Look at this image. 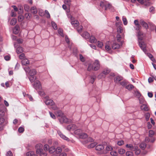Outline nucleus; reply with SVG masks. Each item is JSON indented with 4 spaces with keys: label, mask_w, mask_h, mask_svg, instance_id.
I'll list each match as a JSON object with an SVG mask.
<instances>
[{
    "label": "nucleus",
    "mask_w": 156,
    "mask_h": 156,
    "mask_svg": "<svg viewBox=\"0 0 156 156\" xmlns=\"http://www.w3.org/2000/svg\"><path fill=\"white\" fill-rule=\"evenodd\" d=\"M33 151H30L29 152H28L26 153V155L27 156H32V155H33V154L34 153Z\"/></svg>",
    "instance_id": "nucleus-64"
},
{
    "label": "nucleus",
    "mask_w": 156,
    "mask_h": 156,
    "mask_svg": "<svg viewBox=\"0 0 156 156\" xmlns=\"http://www.w3.org/2000/svg\"><path fill=\"white\" fill-rule=\"evenodd\" d=\"M126 155L127 156H133V154L132 152L128 151H127L126 153Z\"/></svg>",
    "instance_id": "nucleus-53"
},
{
    "label": "nucleus",
    "mask_w": 156,
    "mask_h": 156,
    "mask_svg": "<svg viewBox=\"0 0 156 156\" xmlns=\"http://www.w3.org/2000/svg\"><path fill=\"white\" fill-rule=\"evenodd\" d=\"M97 144L96 142H94L91 143L88 146V148H92L94 147Z\"/></svg>",
    "instance_id": "nucleus-36"
},
{
    "label": "nucleus",
    "mask_w": 156,
    "mask_h": 156,
    "mask_svg": "<svg viewBox=\"0 0 156 156\" xmlns=\"http://www.w3.org/2000/svg\"><path fill=\"white\" fill-rule=\"evenodd\" d=\"M45 104L47 105L51 106L55 104V103L51 99H47L45 101Z\"/></svg>",
    "instance_id": "nucleus-13"
},
{
    "label": "nucleus",
    "mask_w": 156,
    "mask_h": 156,
    "mask_svg": "<svg viewBox=\"0 0 156 156\" xmlns=\"http://www.w3.org/2000/svg\"><path fill=\"white\" fill-rule=\"evenodd\" d=\"M122 31V30L121 27H119L117 28V32L119 34L121 33Z\"/></svg>",
    "instance_id": "nucleus-49"
},
{
    "label": "nucleus",
    "mask_w": 156,
    "mask_h": 156,
    "mask_svg": "<svg viewBox=\"0 0 156 156\" xmlns=\"http://www.w3.org/2000/svg\"><path fill=\"white\" fill-rule=\"evenodd\" d=\"M24 128L22 127H20L18 129V131L19 133H22L24 131Z\"/></svg>",
    "instance_id": "nucleus-63"
},
{
    "label": "nucleus",
    "mask_w": 156,
    "mask_h": 156,
    "mask_svg": "<svg viewBox=\"0 0 156 156\" xmlns=\"http://www.w3.org/2000/svg\"><path fill=\"white\" fill-rule=\"evenodd\" d=\"M24 9L25 11L27 12H29L30 10V7L27 4H25L24 5Z\"/></svg>",
    "instance_id": "nucleus-43"
},
{
    "label": "nucleus",
    "mask_w": 156,
    "mask_h": 156,
    "mask_svg": "<svg viewBox=\"0 0 156 156\" xmlns=\"http://www.w3.org/2000/svg\"><path fill=\"white\" fill-rule=\"evenodd\" d=\"M100 5L102 8H104L105 10L109 9L113 12L115 11L113 7L110 4L106 2H101L100 3Z\"/></svg>",
    "instance_id": "nucleus-4"
},
{
    "label": "nucleus",
    "mask_w": 156,
    "mask_h": 156,
    "mask_svg": "<svg viewBox=\"0 0 156 156\" xmlns=\"http://www.w3.org/2000/svg\"><path fill=\"white\" fill-rule=\"evenodd\" d=\"M103 46V44L102 42L100 41L98 42V47L101 48Z\"/></svg>",
    "instance_id": "nucleus-57"
},
{
    "label": "nucleus",
    "mask_w": 156,
    "mask_h": 156,
    "mask_svg": "<svg viewBox=\"0 0 156 156\" xmlns=\"http://www.w3.org/2000/svg\"><path fill=\"white\" fill-rule=\"evenodd\" d=\"M58 133L62 139L67 141H69V139L64 135L60 131H58Z\"/></svg>",
    "instance_id": "nucleus-10"
},
{
    "label": "nucleus",
    "mask_w": 156,
    "mask_h": 156,
    "mask_svg": "<svg viewBox=\"0 0 156 156\" xmlns=\"http://www.w3.org/2000/svg\"><path fill=\"white\" fill-rule=\"evenodd\" d=\"M133 151H135V153L136 155H139L140 153V149L138 148V147L136 150H133Z\"/></svg>",
    "instance_id": "nucleus-55"
},
{
    "label": "nucleus",
    "mask_w": 156,
    "mask_h": 156,
    "mask_svg": "<svg viewBox=\"0 0 156 156\" xmlns=\"http://www.w3.org/2000/svg\"><path fill=\"white\" fill-rule=\"evenodd\" d=\"M80 34L83 37L86 39H88L90 37L89 34L87 32H85Z\"/></svg>",
    "instance_id": "nucleus-15"
},
{
    "label": "nucleus",
    "mask_w": 156,
    "mask_h": 156,
    "mask_svg": "<svg viewBox=\"0 0 156 156\" xmlns=\"http://www.w3.org/2000/svg\"><path fill=\"white\" fill-rule=\"evenodd\" d=\"M110 154L113 156H117L118 155V153L116 151H112L110 152Z\"/></svg>",
    "instance_id": "nucleus-48"
},
{
    "label": "nucleus",
    "mask_w": 156,
    "mask_h": 156,
    "mask_svg": "<svg viewBox=\"0 0 156 156\" xmlns=\"http://www.w3.org/2000/svg\"><path fill=\"white\" fill-rule=\"evenodd\" d=\"M87 137V135L86 133H83L79 134V138H80L85 139Z\"/></svg>",
    "instance_id": "nucleus-19"
},
{
    "label": "nucleus",
    "mask_w": 156,
    "mask_h": 156,
    "mask_svg": "<svg viewBox=\"0 0 156 156\" xmlns=\"http://www.w3.org/2000/svg\"><path fill=\"white\" fill-rule=\"evenodd\" d=\"M29 79L31 83L34 82L35 80L36 79V77L34 76H30L29 77Z\"/></svg>",
    "instance_id": "nucleus-28"
},
{
    "label": "nucleus",
    "mask_w": 156,
    "mask_h": 156,
    "mask_svg": "<svg viewBox=\"0 0 156 156\" xmlns=\"http://www.w3.org/2000/svg\"><path fill=\"white\" fill-rule=\"evenodd\" d=\"M140 24L145 29H147L148 28V24L144 21L141 20L140 21Z\"/></svg>",
    "instance_id": "nucleus-16"
},
{
    "label": "nucleus",
    "mask_w": 156,
    "mask_h": 156,
    "mask_svg": "<svg viewBox=\"0 0 156 156\" xmlns=\"http://www.w3.org/2000/svg\"><path fill=\"white\" fill-rule=\"evenodd\" d=\"M7 109L4 106L0 108V116L3 117L7 115Z\"/></svg>",
    "instance_id": "nucleus-7"
},
{
    "label": "nucleus",
    "mask_w": 156,
    "mask_h": 156,
    "mask_svg": "<svg viewBox=\"0 0 156 156\" xmlns=\"http://www.w3.org/2000/svg\"><path fill=\"white\" fill-rule=\"evenodd\" d=\"M65 41L68 45V48L71 49V47L70 46V42L69 39L68 38V37L66 35L65 36Z\"/></svg>",
    "instance_id": "nucleus-27"
},
{
    "label": "nucleus",
    "mask_w": 156,
    "mask_h": 156,
    "mask_svg": "<svg viewBox=\"0 0 156 156\" xmlns=\"http://www.w3.org/2000/svg\"><path fill=\"white\" fill-rule=\"evenodd\" d=\"M120 47V45L119 44L114 43L112 45V48L113 49H116L119 48Z\"/></svg>",
    "instance_id": "nucleus-20"
},
{
    "label": "nucleus",
    "mask_w": 156,
    "mask_h": 156,
    "mask_svg": "<svg viewBox=\"0 0 156 156\" xmlns=\"http://www.w3.org/2000/svg\"><path fill=\"white\" fill-rule=\"evenodd\" d=\"M33 87L36 90H41V84L40 82L38 80H36L34 82Z\"/></svg>",
    "instance_id": "nucleus-6"
},
{
    "label": "nucleus",
    "mask_w": 156,
    "mask_h": 156,
    "mask_svg": "<svg viewBox=\"0 0 156 156\" xmlns=\"http://www.w3.org/2000/svg\"><path fill=\"white\" fill-rule=\"evenodd\" d=\"M58 34L62 37H63L64 35L63 33V30L60 28H59L58 30Z\"/></svg>",
    "instance_id": "nucleus-46"
},
{
    "label": "nucleus",
    "mask_w": 156,
    "mask_h": 156,
    "mask_svg": "<svg viewBox=\"0 0 156 156\" xmlns=\"http://www.w3.org/2000/svg\"><path fill=\"white\" fill-rule=\"evenodd\" d=\"M122 21L124 25H126L127 24V21L126 19V18L123 17L122 18Z\"/></svg>",
    "instance_id": "nucleus-58"
},
{
    "label": "nucleus",
    "mask_w": 156,
    "mask_h": 156,
    "mask_svg": "<svg viewBox=\"0 0 156 156\" xmlns=\"http://www.w3.org/2000/svg\"><path fill=\"white\" fill-rule=\"evenodd\" d=\"M123 79V78L122 77L120 76H118L115 78L114 80L115 82V83H117L118 82L122 80Z\"/></svg>",
    "instance_id": "nucleus-17"
},
{
    "label": "nucleus",
    "mask_w": 156,
    "mask_h": 156,
    "mask_svg": "<svg viewBox=\"0 0 156 156\" xmlns=\"http://www.w3.org/2000/svg\"><path fill=\"white\" fill-rule=\"evenodd\" d=\"M96 41L97 40L94 36H90V42L91 43H95L96 42Z\"/></svg>",
    "instance_id": "nucleus-25"
},
{
    "label": "nucleus",
    "mask_w": 156,
    "mask_h": 156,
    "mask_svg": "<svg viewBox=\"0 0 156 156\" xmlns=\"http://www.w3.org/2000/svg\"><path fill=\"white\" fill-rule=\"evenodd\" d=\"M77 124V123L76 124ZM66 129L70 131L75 136H78V127L77 125L74 123H72L68 125Z\"/></svg>",
    "instance_id": "nucleus-1"
},
{
    "label": "nucleus",
    "mask_w": 156,
    "mask_h": 156,
    "mask_svg": "<svg viewBox=\"0 0 156 156\" xmlns=\"http://www.w3.org/2000/svg\"><path fill=\"white\" fill-rule=\"evenodd\" d=\"M71 23L73 26L75 28L76 30L78 31V21L76 20H72Z\"/></svg>",
    "instance_id": "nucleus-11"
},
{
    "label": "nucleus",
    "mask_w": 156,
    "mask_h": 156,
    "mask_svg": "<svg viewBox=\"0 0 156 156\" xmlns=\"http://www.w3.org/2000/svg\"><path fill=\"white\" fill-rule=\"evenodd\" d=\"M31 16V14L28 13H26L24 15V17L28 20H30Z\"/></svg>",
    "instance_id": "nucleus-35"
},
{
    "label": "nucleus",
    "mask_w": 156,
    "mask_h": 156,
    "mask_svg": "<svg viewBox=\"0 0 156 156\" xmlns=\"http://www.w3.org/2000/svg\"><path fill=\"white\" fill-rule=\"evenodd\" d=\"M126 147L127 148H129L130 150L133 151L136 150L137 148V146H133L131 144H127L126 145Z\"/></svg>",
    "instance_id": "nucleus-12"
},
{
    "label": "nucleus",
    "mask_w": 156,
    "mask_h": 156,
    "mask_svg": "<svg viewBox=\"0 0 156 156\" xmlns=\"http://www.w3.org/2000/svg\"><path fill=\"white\" fill-rule=\"evenodd\" d=\"M94 141V140L93 139L90 137L87 138L86 141H85L83 143V144H85L88 142H92Z\"/></svg>",
    "instance_id": "nucleus-32"
},
{
    "label": "nucleus",
    "mask_w": 156,
    "mask_h": 156,
    "mask_svg": "<svg viewBox=\"0 0 156 156\" xmlns=\"http://www.w3.org/2000/svg\"><path fill=\"white\" fill-rule=\"evenodd\" d=\"M55 115L58 117L61 118L64 115L62 111L58 110L55 112Z\"/></svg>",
    "instance_id": "nucleus-14"
},
{
    "label": "nucleus",
    "mask_w": 156,
    "mask_h": 156,
    "mask_svg": "<svg viewBox=\"0 0 156 156\" xmlns=\"http://www.w3.org/2000/svg\"><path fill=\"white\" fill-rule=\"evenodd\" d=\"M12 153L10 151L7 152L6 154V156H12Z\"/></svg>",
    "instance_id": "nucleus-60"
},
{
    "label": "nucleus",
    "mask_w": 156,
    "mask_h": 156,
    "mask_svg": "<svg viewBox=\"0 0 156 156\" xmlns=\"http://www.w3.org/2000/svg\"><path fill=\"white\" fill-rule=\"evenodd\" d=\"M23 50L22 47L19 46L16 49V52L18 54L23 52Z\"/></svg>",
    "instance_id": "nucleus-30"
},
{
    "label": "nucleus",
    "mask_w": 156,
    "mask_h": 156,
    "mask_svg": "<svg viewBox=\"0 0 156 156\" xmlns=\"http://www.w3.org/2000/svg\"><path fill=\"white\" fill-rule=\"evenodd\" d=\"M22 64L23 65H26L29 64V60L27 58L24 59L22 60Z\"/></svg>",
    "instance_id": "nucleus-26"
},
{
    "label": "nucleus",
    "mask_w": 156,
    "mask_h": 156,
    "mask_svg": "<svg viewBox=\"0 0 156 156\" xmlns=\"http://www.w3.org/2000/svg\"><path fill=\"white\" fill-rule=\"evenodd\" d=\"M149 136L151 137L154 134V132L152 130H150L149 132Z\"/></svg>",
    "instance_id": "nucleus-54"
},
{
    "label": "nucleus",
    "mask_w": 156,
    "mask_h": 156,
    "mask_svg": "<svg viewBox=\"0 0 156 156\" xmlns=\"http://www.w3.org/2000/svg\"><path fill=\"white\" fill-rule=\"evenodd\" d=\"M16 19L15 18H13L10 21V24L12 25H14L16 24Z\"/></svg>",
    "instance_id": "nucleus-33"
},
{
    "label": "nucleus",
    "mask_w": 156,
    "mask_h": 156,
    "mask_svg": "<svg viewBox=\"0 0 156 156\" xmlns=\"http://www.w3.org/2000/svg\"><path fill=\"white\" fill-rule=\"evenodd\" d=\"M62 151V149L60 147H58L55 149L56 153L57 154H59L61 153Z\"/></svg>",
    "instance_id": "nucleus-39"
},
{
    "label": "nucleus",
    "mask_w": 156,
    "mask_h": 156,
    "mask_svg": "<svg viewBox=\"0 0 156 156\" xmlns=\"http://www.w3.org/2000/svg\"><path fill=\"white\" fill-rule=\"evenodd\" d=\"M116 37L117 41L118 42H119L120 41L121 39V35L119 34H118L117 35Z\"/></svg>",
    "instance_id": "nucleus-56"
},
{
    "label": "nucleus",
    "mask_w": 156,
    "mask_h": 156,
    "mask_svg": "<svg viewBox=\"0 0 156 156\" xmlns=\"http://www.w3.org/2000/svg\"><path fill=\"white\" fill-rule=\"evenodd\" d=\"M140 101V103L141 104H145L144 102L145 101V100L143 98H139Z\"/></svg>",
    "instance_id": "nucleus-50"
},
{
    "label": "nucleus",
    "mask_w": 156,
    "mask_h": 156,
    "mask_svg": "<svg viewBox=\"0 0 156 156\" xmlns=\"http://www.w3.org/2000/svg\"><path fill=\"white\" fill-rule=\"evenodd\" d=\"M73 54L77 58V48H74L73 50Z\"/></svg>",
    "instance_id": "nucleus-40"
},
{
    "label": "nucleus",
    "mask_w": 156,
    "mask_h": 156,
    "mask_svg": "<svg viewBox=\"0 0 156 156\" xmlns=\"http://www.w3.org/2000/svg\"><path fill=\"white\" fill-rule=\"evenodd\" d=\"M36 153L40 154L43 151L42 149L43 145L40 144H38L36 145Z\"/></svg>",
    "instance_id": "nucleus-5"
},
{
    "label": "nucleus",
    "mask_w": 156,
    "mask_h": 156,
    "mask_svg": "<svg viewBox=\"0 0 156 156\" xmlns=\"http://www.w3.org/2000/svg\"><path fill=\"white\" fill-rule=\"evenodd\" d=\"M134 94L136 97L138 98H140L141 96V94L138 91H136L134 92Z\"/></svg>",
    "instance_id": "nucleus-38"
},
{
    "label": "nucleus",
    "mask_w": 156,
    "mask_h": 156,
    "mask_svg": "<svg viewBox=\"0 0 156 156\" xmlns=\"http://www.w3.org/2000/svg\"><path fill=\"white\" fill-rule=\"evenodd\" d=\"M48 151L50 154L53 153L55 151V148L54 146L51 147L50 148L49 147Z\"/></svg>",
    "instance_id": "nucleus-31"
},
{
    "label": "nucleus",
    "mask_w": 156,
    "mask_h": 156,
    "mask_svg": "<svg viewBox=\"0 0 156 156\" xmlns=\"http://www.w3.org/2000/svg\"><path fill=\"white\" fill-rule=\"evenodd\" d=\"M134 87V86L132 84H129L126 85V88L129 90H131Z\"/></svg>",
    "instance_id": "nucleus-34"
},
{
    "label": "nucleus",
    "mask_w": 156,
    "mask_h": 156,
    "mask_svg": "<svg viewBox=\"0 0 156 156\" xmlns=\"http://www.w3.org/2000/svg\"><path fill=\"white\" fill-rule=\"evenodd\" d=\"M49 146L47 144H45L44 146V149L45 151H47L49 150Z\"/></svg>",
    "instance_id": "nucleus-47"
},
{
    "label": "nucleus",
    "mask_w": 156,
    "mask_h": 156,
    "mask_svg": "<svg viewBox=\"0 0 156 156\" xmlns=\"http://www.w3.org/2000/svg\"><path fill=\"white\" fill-rule=\"evenodd\" d=\"M147 55L152 61L154 62L155 60V59L154 58L153 56L150 53H147Z\"/></svg>",
    "instance_id": "nucleus-42"
},
{
    "label": "nucleus",
    "mask_w": 156,
    "mask_h": 156,
    "mask_svg": "<svg viewBox=\"0 0 156 156\" xmlns=\"http://www.w3.org/2000/svg\"><path fill=\"white\" fill-rule=\"evenodd\" d=\"M120 84L123 87H126L127 84V83L125 81H123L120 82Z\"/></svg>",
    "instance_id": "nucleus-51"
},
{
    "label": "nucleus",
    "mask_w": 156,
    "mask_h": 156,
    "mask_svg": "<svg viewBox=\"0 0 156 156\" xmlns=\"http://www.w3.org/2000/svg\"><path fill=\"white\" fill-rule=\"evenodd\" d=\"M51 108L52 109L54 110H57L58 108V107L55 105V104L53 105H51Z\"/></svg>",
    "instance_id": "nucleus-61"
},
{
    "label": "nucleus",
    "mask_w": 156,
    "mask_h": 156,
    "mask_svg": "<svg viewBox=\"0 0 156 156\" xmlns=\"http://www.w3.org/2000/svg\"><path fill=\"white\" fill-rule=\"evenodd\" d=\"M24 17L23 16L20 15L18 17V20L19 22H21L23 20Z\"/></svg>",
    "instance_id": "nucleus-52"
},
{
    "label": "nucleus",
    "mask_w": 156,
    "mask_h": 156,
    "mask_svg": "<svg viewBox=\"0 0 156 156\" xmlns=\"http://www.w3.org/2000/svg\"><path fill=\"white\" fill-rule=\"evenodd\" d=\"M80 59L82 62H84L85 61L86 59L81 54L79 55Z\"/></svg>",
    "instance_id": "nucleus-41"
},
{
    "label": "nucleus",
    "mask_w": 156,
    "mask_h": 156,
    "mask_svg": "<svg viewBox=\"0 0 156 156\" xmlns=\"http://www.w3.org/2000/svg\"><path fill=\"white\" fill-rule=\"evenodd\" d=\"M37 73V72L35 69H32L30 70L28 74L30 76H34Z\"/></svg>",
    "instance_id": "nucleus-24"
},
{
    "label": "nucleus",
    "mask_w": 156,
    "mask_h": 156,
    "mask_svg": "<svg viewBox=\"0 0 156 156\" xmlns=\"http://www.w3.org/2000/svg\"><path fill=\"white\" fill-rule=\"evenodd\" d=\"M147 144L144 142L141 143L140 144V147L142 150H144L146 147Z\"/></svg>",
    "instance_id": "nucleus-29"
},
{
    "label": "nucleus",
    "mask_w": 156,
    "mask_h": 156,
    "mask_svg": "<svg viewBox=\"0 0 156 156\" xmlns=\"http://www.w3.org/2000/svg\"><path fill=\"white\" fill-rule=\"evenodd\" d=\"M104 148V146L102 144H99L95 147L96 150L97 151H101Z\"/></svg>",
    "instance_id": "nucleus-22"
},
{
    "label": "nucleus",
    "mask_w": 156,
    "mask_h": 156,
    "mask_svg": "<svg viewBox=\"0 0 156 156\" xmlns=\"http://www.w3.org/2000/svg\"><path fill=\"white\" fill-rule=\"evenodd\" d=\"M5 122V119L2 117H0V126H2L4 128V123Z\"/></svg>",
    "instance_id": "nucleus-37"
},
{
    "label": "nucleus",
    "mask_w": 156,
    "mask_h": 156,
    "mask_svg": "<svg viewBox=\"0 0 156 156\" xmlns=\"http://www.w3.org/2000/svg\"><path fill=\"white\" fill-rule=\"evenodd\" d=\"M19 58L20 59H25V56L24 53H22L19 56Z\"/></svg>",
    "instance_id": "nucleus-59"
},
{
    "label": "nucleus",
    "mask_w": 156,
    "mask_h": 156,
    "mask_svg": "<svg viewBox=\"0 0 156 156\" xmlns=\"http://www.w3.org/2000/svg\"><path fill=\"white\" fill-rule=\"evenodd\" d=\"M19 29L20 27L18 25H16L14 28L13 29V33L15 34H18L19 32Z\"/></svg>",
    "instance_id": "nucleus-21"
},
{
    "label": "nucleus",
    "mask_w": 156,
    "mask_h": 156,
    "mask_svg": "<svg viewBox=\"0 0 156 156\" xmlns=\"http://www.w3.org/2000/svg\"><path fill=\"white\" fill-rule=\"evenodd\" d=\"M31 12L34 14H36L37 12V10L35 7H32L30 9Z\"/></svg>",
    "instance_id": "nucleus-23"
},
{
    "label": "nucleus",
    "mask_w": 156,
    "mask_h": 156,
    "mask_svg": "<svg viewBox=\"0 0 156 156\" xmlns=\"http://www.w3.org/2000/svg\"><path fill=\"white\" fill-rule=\"evenodd\" d=\"M125 152V150L123 149H120L118 150V153L119 154H124Z\"/></svg>",
    "instance_id": "nucleus-44"
},
{
    "label": "nucleus",
    "mask_w": 156,
    "mask_h": 156,
    "mask_svg": "<svg viewBox=\"0 0 156 156\" xmlns=\"http://www.w3.org/2000/svg\"><path fill=\"white\" fill-rule=\"evenodd\" d=\"M143 33L139 30L138 32L137 35L138 39L139 45L140 48L143 50L144 52H145L146 51V45L145 43L142 41L143 38L141 35H143Z\"/></svg>",
    "instance_id": "nucleus-3"
},
{
    "label": "nucleus",
    "mask_w": 156,
    "mask_h": 156,
    "mask_svg": "<svg viewBox=\"0 0 156 156\" xmlns=\"http://www.w3.org/2000/svg\"><path fill=\"white\" fill-rule=\"evenodd\" d=\"M51 25H52V26L53 27L54 29H55V30L57 29L58 28H57V25L55 22H53V21L52 22H51Z\"/></svg>",
    "instance_id": "nucleus-45"
},
{
    "label": "nucleus",
    "mask_w": 156,
    "mask_h": 156,
    "mask_svg": "<svg viewBox=\"0 0 156 156\" xmlns=\"http://www.w3.org/2000/svg\"><path fill=\"white\" fill-rule=\"evenodd\" d=\"M141 109L142 110L147 111L149 110L148 106L146 104H143L140 106Z\"/></svg>",
    "instance_id": "nucleus-18"
},
{
    "label": "nucleus",
    "mask_w": 156,
    "mask_h": 156,
    "mask_svg": "<svg viewBox=\"0 0 156 156\" xmlns=\"http://www.w3.org/2000/svg\"><path fill=\"white\" fill-rule=\"evenodd\" d=\"M24 69L27 73H28L30 70H31L29 67H24Z\"/></svg>",
    "instance_id": "nucleus-62"
},
{
    "label": "nucleus",
    "mask_w": 156,
    "mask_h": 156,
    "mask_svg": "<svg viewBox=\"0 0 156 156\" xmlns=\"http://www.w3.org/2000/svg\"><path fill=\"white\" fill-rule=\"evenodd\" d=\"M58 120L61 123H67L69 122V120L64 115L61 118H59Z\"/></svg>",
    "instance_id": "nucleus-8"
},
{
    "label": "nucleus",
    "mask_w": 156,
    "mask_h": 156,
    "mask_svg": "<svg viewBox=\"0 0 156 156\" xmlns=\"http://www.w3.org/2000/svg\"><path fill=\"white\" fill-rule=\"evenodd\" d=\"M100 68V62L98 60H96L92 64L90 63L88 64L87 68L88 71H97Z\"/></svg>",
    "instance_id": "nucleus-2"
},
{
    "label": "nucleus",
    "mask_w": 156,
    "mask_h": 156,
    "mask_svg": "<svg viewBox=\"0 0 156 156\" xmlns=\"http://www.w3.org/2000/svg\"><path fill=\"white\" fill-rule=\"evenodd\" d=\"M110 72V70L108 69H104L102 71V73L100 74L98 76V77L99 78H101L102 77H104L103 74L105 75H107Z\"/></svg>",
    "instance_id": "nucleus-9"
}]
</instances>
